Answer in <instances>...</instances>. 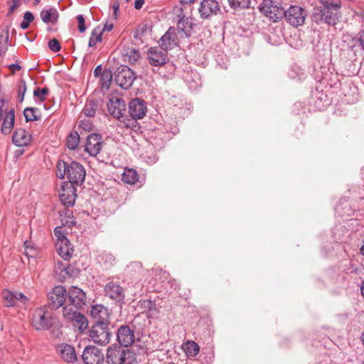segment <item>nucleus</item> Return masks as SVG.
<instances>
[{
    "label": "nucleus",
    "mask_w": 364,
    "mask_h": 364,
    "mask_svg": "<svg viewBox=\"0 0 364 364\" xmlns=\"http://www.w3.org/2000/svg\"><path fill=\"white\" fill-rule=\"evenodd\" d=\"M10 3L19 6L20 0H9Z\"/></svg>",
    "instance_id": "nucleus-63"
},
{
    "label": "nucleus",
    "mask_w": 364,
    "mask_h": 364,
    "mask_svg": "<svg viewBox=\"0 0 364 364\" xmlns=\"http://www.w3.org/2000/svg\"><path fill=\"white\" fill-rule=\"evenodd\" d=\"M322 6L314 9V18L317 23L323 21L328 25L336 24L339 17V4H334L328 1L321 0Z\"/></svg>",
    "instance_id": "nucleus-2"
},
{
    "label": "nucleus",
    "mask_w": 364,
    "mask_h": 364,
    "mask_svg": "<svg viewBox=\"0 0 364 364\" xmlns=\"http://www.w3.org/2000/svg\"><path fill=\"white\" fill-rule=\"evenodd\" d=\"M55 247L58 255L63 259L68 260L71 257L73 250L68 239H64L63 241L57 242Z\"/></svg>",
    "instance_id": "nucleus-25"
},
{
    "label": "nucleus",
    "mask_w": 364,
    "mask_h": 364,
    "mask_svg": "<svg viewBox=\"0 0 364 364\" xmlns=\"http://www.w3.org/2000/svg\"><path fill=\"white\" fill-rule=\"evenodd\" d=\"M48 47L53 52H58L61 48L59 41L55 38L49 41Z\"/></svg>",
    "instance_id": "nucleus-49"
},
{
    "label": "nucleus",
    "mask_w": 364,
    "mask_h": 364,
    "mask_svg": "<svg viewBox=\"0 0 364 364\" xmlns=\"http://www.w3.org/2000/svg\"><path fill=\"white\" fill-rule=\"evenodd\" d=\"M146 111L147 109L144 100L135 98L130 101L129 104V113L133 119H142L145 116Z\"/></svg>",
    "instance_id": "nucleus-17"
},
{
    "label": "nucleus",
    "mask_w": 364,
    "mask_h": 364,
    "mask_svg": "<svg viewBox=\"0 0 364 364\" xmlns=\"http://www.w3.org/2000/svg\"><path fill=\"white\" fill-rule=\"evenodd\" d=\"M229 5L232 9H247L250 6V0H228Z\"/></svg>",
    "instance_id": "nucleus-41"
},
{
    "label": "nucleus",
    "mask_w": 364,
    "mask_h": 364,
    "mask_svg": "<svg viewBox=\"0 0 364 364\" xmlns=\"http://www.w3.org/2000/svg\"><path fill=\"white\" fill-rule=\"evenodd\" d=\"M178 16L177 29L182 32L187 38L190 37L193 32V20L191 18H186L182 8L179 9Z\"/></svg>",
    "instance_id": "nucleus-19"
},
{
    "label": "nucleus",
    "mask_w": 364,
    "mask_h": 364,
    "mask_svg": "<svg viewBox=\"0 0 364 364\" xmlns=\"http://www.w3.org/2000/svg\"><path fill=\"white\" fill-rule=\"evenodd\" d=\"M102 40V31H100V28H95L91 33L89 39L88 46L89 47H93L97 43L101 42Z\"/></svg>",
    "instance_id": "nucleus-37"
},
{
    "label": "nucleus",
    "mask_w": 364,
    "mask_h": 364,
    "mask_svg": "<svg viewBox=\"0 0 364 364\" xmlns=\"http://www.w3.org/2000/svg\"><path fill=\"white\" fill-rule=\"evenodd\" d=\"M48 93V89L47 87H36L33 91V95L38 97L40 101L45 100V95Z\"/></svg>",
    "instance_id": "nucleus-46"
},
{
    "label": "nucleus",
    "mask_w": 364,
    "mask_h": 364,
    "mask_svg": "<svg viewBox=\"0 0 364 364\" xmlns=\"http://www.w3.org/2000/svg\"><path fill=\"white\" fill-rule=\"evenodd\" d=\"M18 5H16V4H11V5H10V8H9V11H8V15L11 14L14 11V10H15L16 8H18Z\"/></svg>",
    "instance_id": "nucleus-59"
},
{
    "label": "nucleus",
    "mask_w": 364,
    "mask_h": 364,
    "mask_svg": "<svg viewBox=\"0 0 364 364\" xmlns=\"http://www.w3.org/2000/svg\"><path fill=\"white\" fill-rule=\"evenodd\" d=\"M113 28V24L112 23H105L103 28L100 29V31L105 32V31H110Z\"/></svg>",
    "instance_id": "nucleus-54"
},
{
    "label": "nucleus",
    "mask_w": 364,
    "mask_h": 364,
    "mask_svg": "<svg viewBox=\"0 0 364 364\" xmlns=\"http://www.w3.org/2000/svg\"><path fill=\"white\" fill-rule=\"evenodd\" d=\"M41 18L42 21L45 23H51L53 24L55 23L58 18V12L54 8H50L49 9H43L41 11L40 14Z\"/></svg>",
    "instance_id": "nucleus-27"
},
{
    "label": "nucleus",
    "mask_w": 364,
    "mask_h": 364,
    "mask_svg": "<svg viewBox=\"0 0 364 364\" xmlns=\"http://www.w3.org/2000/svg\"><path fill=\"white\" fill-rule=\"evenodd\" d=\"M14 298L16 299V303L19 301L24 305L27 304L29 301V299L20 291H14Z\"/></svg>",
    "instance_id": "nucleus-47"
},
{
    "label": "nucleus",
    "mask_w": 364,
    "mask_h": 364,
    "mask_svg": "<svg viewBox=\"0 0 364 364\" xmlns=\"http://www.w3.org/2000/svg\"><path fill=\"white\" fill-rule=\"evenodd\" d=\"M26 92V81L24 80H21L18 84V99L20 102H23Z\"/></svg>",
    "instance_id": "nucleus-45"
},
{
    "label": "nucleus",
    "mask_w": 364,
    "mask_h": 364,
    "mask_svg": "<svg viewBox=\"0 0 364 364\" xmlns=\"http://www.w3.org/2000/svg\"><path fill=\"white\" fill-rule=\"evenodd\" d=\"M32 326L37 331L47 330L58 326V319L47 306L36 309L32 316Z\"/></svg>",
    "instance_id": "nucleus-4"
},
{
    "label": "nucleus",
    "mask_w": 364,
    "mask_h": 364,
    "mask_svg": "<svg viewBox=\"0 0 364 364\" xmlns=\"http://www.w3.org/2000/svg\"><path fill=\"white\" fill-rule=\"evenodd\" d=\"M359 41H360V46H362L363 49L364 50V31L360 33Z\"/></svg>",
    "instance_id": "nucleus-58"
},
{
    "label": "nucleus",
    "mask_w": 364,
    "mask_h": 364,
    "mask_svg": "<svg viewBox=\"0 0 364 364\" xmlns=\"http://www.w3.org/2000/svg\"><path fill=\"white\" fill-rule=\"evenodd\" d=\"M102 147V136L99 134H91L87 136L85 151L92 156H96Z\"/></svg>",
    "instance_id": "nucleus-15"
},
{
    "label": "nucleus",
    "mask_w": 364,
    "mask_h": 364,
    "mask_svg": "<svg viewBox=\"0 0 364 364\" xmlns=\"http://www.w3.org/2000/svg\"><path fill=\"white\" fill-rule=\"evenodd\" d=\"M48 304L53 309H59L67 303L68 291L61 285L56 286L48 294Z\"/></svg>",
    "instance_id": "nucleus-9"
},
{
    "label": "nucleus",
    "mask_w": 364,
    "mask_h": 364,
    "mask_svg": "<svg viewBox=\"0 0 364 364\" xmlns=\"http://www.w3.org/2000/svg\"><path fill=\"white\" fill-rule=\"evenodd\" d=\"M57 351L61 359L68 363H73L77 360L75 348L67 343H62L57 346Z\"/></svg>",
    "instance_id": "nucleus-21"
},
{
    "label": "nucleus",
    "mask_w": 364,
    "mask_h": 364,
    "mask_svg": "<svg viewBox=\"0 0 364 364\" xmlns=\"http://www.w3.org/2000/svg\"><path fill=\"white\" fill-rule=\"evenodd\" d=\"M55 269L60 271V273L65 272V274L73 275V273L70 272V267L68 265H63L61 262H58L55 264Z\"/></svg>",
    "instance_id": "nucleus-48"
},
{
    "label": "nucleus",
    "mask_w": 364,
    "mask_h": 364,
    "mask_svg": "<svg viewBox=\"0 0 364 364\" xmlns=\"http://www.w3.org/2000/svg\"><path fill=\"white\" fill-rule=\"evenodd\" d=\"M89 336L94 343L100 346L107 345L111 337L109 325H105L104 323H101V324L94 323L90 331Z\"/></svg>",
    "instance_id": "nucleus-7"
},
{
    "label": "nucleus",
    "mask_w": 364,
    "mask_h": 364,
    "mask_svg": "<svg viewBox=\"0 0 364 364\" xmlns=\"http://www.w3.org/2000/svg\"><path fill=\"white\" fill-rule=\"evenodd\" d=\"M259 9L274 22L280 19L284 13V10L277 0H262L259 4Z\"/></svg>",
    "instance_id": "nucleus-5"
},
{
    "label": "nucleus",
    "mask_w": 364,
    "mask_h": 364,
    "mask_svg": "<svg viewBox=\"0 0 364 364\" xmlns=\"http://www.w3.org/2000/svg\"><path fill=\"white\" fill-rule=\"evenodd\" d=\"M54 235L57 237V242L63 241V240L67 239L66 237L61 232V227L55 228Z\"/></svg>",
    "instance_id": "nucleus-51"
},
{
    "label": "nucleus",
    "mask_w": 364,
    "mask_h": 364,
    "mask_svg": "<svg viewBox=\"0 0 364 364\" xmlns=\"http://www.w3.org/2000/svg\"><path fill=\"white\" fill-rule=\"evenodd\" d=\"M15 114L14 109H10L5 115L1 128L3 134H9L14 129Z\"/></svg>",
    "instance_id": "nucleus-26"
},
{
    "label": "nucleus",
    "mask_w": 364,
    "mask_h": 364,
    "mask_svg": "<svg viewBox=\"0 0 364 364\" xmlns=\"http://www.w3.org/2000/svg\"><path fill=\"white\" fill-rule=\"evenodd\" d=\"M144 4V0H135L134 8L136 9H140Z\"/></svg>",
    "instance_id": "nucleus-53"
},
{
    "label": "nucleus",
    "mask_w": 364,
    "mask_h": 364,
    "mask_svg": "<svg viewBox=\"0 0 364 364\" xmlns=\"http://www.w3.org/2000/svg\"><path fill=\"white\" fill-rule=\"evenodd\" d=\"M107 109L112 117L119 119L126 110V103L117 96L112 97L107 103Z\"/></svg>",
    "instance_id": "nucleus-16"
},
{
    "label": "nucleus",
    "mask_w": 364,
    "mask_h": 364,
    "mask_svg": "<svg viewBox=\"0 0 364 364\" xmlns=\"http://www.w3.org/2000/svg\"><path fill=\"white\" fill-rule=\"evenodd\" d=\"M1 296L3 304L6 307H13L16 305V299L14 298V291L8 289L2 291Z\"/></svg>",
    "instance_id": "nucleus-31"
},
{
    "label": "nucleus",
    "mask_w": 364,
    "mask_h": 364,
    "mask_svg": "<svg viewBox=\"0 0 364 364\" xmlns=\"http://www.w3.org/2000/svg\"><path fill=\"white\" fill-rule=\"evenodd\" d=\"M283 16L287 23L297 28L304 23L307 11L301 6L294 5L284 11Z\"/></svg>",
    "instance_id": "nucleus-6"
},
{
    "label": "nucleus",
    "mask_w": 364,
    "mask_h": 364,
    "mask_svg": "<svg viewBox=\"0 0 364 364\" xmlns=\"http://www.w3.org/2000/svg\"><path fill=\"white\" fill-rule=\"evenodd\" d=\"M100 257L107 268L112 267L115 262L114 256L109 252H104L100 255Z\"/></svg>",
    "instance_id": "nucleus-38"
},
{
    "label": "nucleus",
    "mask_w": 364,
    "mask_h": 364,
    "mask_svg": "<svg viewBox=\"0 0 364 364\" xmlns=\"http://www.w3.org/2000/svg\"><path fill=\"white\" fill-rule=\"evenodd\" d=\"M181 348L186 356L190 358L196 356L200 349L198 345L193 341H186L182 345Z\"/></svg>",
    "instance_id": "nucleus-28"
},
{
    "label": "nucleus",
    "mask_w": 364,
    "mask_h": 364,
    "mask_svg": "<svg viewBox=\"0 0 364 364\" xmlns=\"http://www.w3.org/2000/svg\"><path fill=\"white\" fill-rule=\"evenodd\" d=\"M34 20L33 14L30 11H26L23 15V20L20 24L21 28L25 30L28 28L29 24Z\"/></svg>",
    "instance_id": "nucleus-44"
},
{
    "label": "nucleus",
    "mask_w": 364,
    "mask_h": 364,
    "mask_svg": "<svg viewBox=\"0 0 364 364\" xmlns=\"http://www.w3.org/2000/svg\"><path fill=\"white\" fill-rule=\"evenodd\" d=\"M37 108L34 107H26L23 110V115L26 122L38 121L41 119L40 115H37Z\"/></svg>",
    "instance_id": "nucleus-36"
},
{
    "label": "nucleus",
    "mask_w": 364,
    "mask_h": 364,
    "mask_svg": "<svg viewBox=\"0 0 364 364\" xmlns=\"http://www.w3.org/2000/svg\"><path fill=\"white\" fill-rule=\"evenodd\" d=\"M31 139V134L23 129H16L12 136L13 143L17 146L28 145Z\"/></svg>",
    "instance_id": "nucleus-24"
},
{
    "label": "nucleus",
    "mask_w": 364,
    "mask_h": 364,
    "mask_svg": "<svg viewBox=\"0 0 364 364\" xmlns=\"http://www.w3.org/2000/svg\"><path fill=\"white\" fill-rule=\"evenodd\" d=\"M131 267H134L136 268H141V264L139 262H134L131 264Z\"/></svg>",
    "instance_id": "nucleus-62"
},
{
    "label": "nucleus",
    "mask_w": 364,
    "mask_h": 364,
    "mask_svg": "<svg viewBox=\"0 0 364 364\" xmlns=\"http://www.w3.org/2000/svg\"><path fill=\"white\" fill-rule=\"evenodd\" d=\"M9 68L12 72L19 71L21 69V67L18 64H11L9 66Z\"/></svg>",
    "instance_id": "nucleus-57"
},
{
    "label": "nucleus",
    "mask_w": 364,
    "mask_h": 364,
    "mask_svg": "<svg viewBox=\"0 0 364 364\" xmlns=\"http://www.w3.org/2000/svg\"><path fill=\"white\" fill-rule=\"evenodd\" d=\"M288 75L290 78L297 80L299 81L304 80L306 77V75L302 70L296 65H294L289 69Z\"/></svg>",
    "instance_id": "nucleus-35"
},
{
    "label": "nucleus",
    "mask_w": 364,
    "mask_h": 364,
    "mask_svg": "<svg viewBox=\"0 0 364 364\" xmlns=\"http://www.w3.org/2000/svg\"><path fill=\"white\" fill-rule=\"evenodd\" d=\"M361 293L363 296L364 297V281L363 282L362 286H361Z\"/></svg>",
    "instance_id": "nucleus-64"
},
{
    "label": "nucleus",
    "mask_w": 364,
    "mask_h": 364,
    "mask_svg": "<svg viewBox=\"0 0 364 364\" xmlns=\"http://www.w3.org/2000/svg\"><path fill=\"white\" fill-rule=\"evenodd\" d=\"M92 124L88 120H81L79 124V127L83 130H90L92 129Z\"/></svg>",
    "instance_id": "nucleus-52"
},
{
    "label": "nucleus",
    "mask_w": 364,
    "mask_h": 364,
    "mask_svg": "<svg viewBox=\"0 0 364 364\" xmlns=\"http://www.w3.org/2000/svg\"><path fill=\"white\" fill-rule=\"evenodd\" d=\"M82 358L85 364H103L105 356L102 350L94 346H87Z\"/></svg>",
    "instance_id": "nucleus-11"
},
{
    "label": "nucleus",
    "mask_w": 364,
    "mask_h": 364,
    "mask_svg": "<svg viewBox=\"0 0 364 364\" xmlns=\"http://www.w3.org/2000/svg\"><path fill=\"white\" fill-rule=\"evenodd\" d=\"M142 306L144 309L149 311V316H154L158 313L154 301L151 300H144L142 303Z\"/></svg>",
    "instance_id": "nucleus-42"
},
{
    "label": "nucleus",
    "mask_w": 364,
    "mask_h": 364,
    "mask_svg": "<svg viewBox=\"0 0 364 364\" xmlns=\"http://www.w3.org/2000/svg\"><path fill=\"white\" fill-rule=\"evenodd\" d=\"M9 31H2L0 33V55H4L9 47Z\"/></svg>",
    "instance_id": "nucleus-34"
},
{
    "label": "nucleus",
    "mask_w": 364,
    "mask_h": 364,
    "mask_svg": "<svg viewBox=\"0 0 364 364\" xmlns=\"http://www.w3.org/2000/svg\"><path fill=\"white\" fill-rule=\"evenodd\" d=\"M117 339L121 346H130L134 341V331L128 326H121L117 332Z\"/></svg>",
    "instance_id": "nucleus-18"
},
{
    "label": "nucleus",
    "mask_w": 364,
    "mask_h": 364,
    "mask_svg": "<svg viewBox=\"0 0 364 364\" xmlns=\"http://www.w3.org/2000/svg\"><path fill=\"white\" fill-rule=\"evenodd\" d=\"M148 60L151 65L155 68H159L164 65L168 58L166 52L162 51L161 48L152 47L148 50Z\"/></svg>",
    "instance_id": "nucleus-14"
},
{
    "label": "nucleus",
    "mask_w": 364,
    "mask_h": 364,
    "mask_svg": "<svg viewBox=\"0 0 364 364\" xmlns=\"http://www.w3.org/2000/svg\"><path fill=\"white\" fill-rule=\"evenodd\" d=\"M114 15H117V11L119 9V3L118 1H115L112 5Z\"/></svg>",
    "instance_id": "nucleus-60"
},
{
    "label": "nucleus",
    "mask_w": 364,
    "mask_h": 364,
    "mask_svg": "<svg viewBox=\"0 0 364 364\" xmlns=\"http://www.w3.org/2000/svg\"><path fill=\"white\" fill-rule=\"evenodd\" d=\"M76 19L78 23V31L80 33H83L86 30V26L85 24V18L82 14H79L76 16Z\"/></svg>",
    "instance_id": "nucleus-50"
},
{
    "label": "nucleus",
    "mask_w": 364,
    "mask_h": 364,
    "mask_svg": "<svg viewBox=\"0 0 364 364\" xmlns=\"http://www.w3.org/2000/svg\"><path fill=\"white\" fill-rule=\"evenodd\" d=\"M67 305L65 306L63 309V316L68 321H71L75 316L79 313L77 311L78 309L74 310L73 308L70 307L71 305H69L68 303H66Z\"/></svg>",
    "instance_id": "nucleus-39"
},
{
    "label": "nucleus",
    "mask_w": 364,
    "mask_h": 364,
    "mask_svg": "<svg viewBox=\"0 0 364 364\" xmlns=\"http://www.w3.org/2000/svg\"><path fill=\"white\" fill-rule=\"evenodd\" d=\"M76 188L72 183L63 182L58 189V196L61 203L68 207L74 205L76 199Z\"/></svg>",
    "instance_id": "nucleus-10"
},
{
    "label": "nucleus",
    "mask_w": 364,
    "mask_h": 364,
    "mask_svg": "<svg viewBox=\"0 0 364 364\" xmlns=\"http://www.w3.org/2000/svg\"><path fill=\"white\" fill-rule=\"evenodd\" d=\"M219 10L218 3L215 0H203L199 8V12L203 18H208L216 14Z\"/></svg>",
    "instance_id": "nucleus-22"
},
{
    "label": "nucleus",
    "mask_w": 364,
    "mask_h": 364,
    "mask_svg": "<svg viewBox=\"0 0 364 364\" xmlns=\"http://www.w3.org/2000/svg\"><path fill=\"white\" fill-rule=\"evenodd\" d=\"M80 142V135L77 132L72 131L67 139V146L69 149L75 150Z\"/></svg>",
    "instance_id": "nucleus-33"
},
{
    "label": "nucleus",
    "mask_w": 364,
    "mask_h": 364,
    "mask_svg": "<svg viewBox=\"0 0 364 364\" xmlns=\"http://www.w3.org/2000/svg\"><path fill=\"white\" fill-rule=\"evenodd\" d=\"M5 101L3 99H0V122L2 120V115L4 112V107Z\"/></svg>",
    "instance_id": "nucleus-55"
},
{
    "label": "nucleus",
    "mask_w": 364,
    "mask_h": 364,
    "mask_svg": "<svg viewBox=\"0 0 364 364\" xmlns=\"http://www.w3.org/2000/svg\"><path fill=\"white\" fill-rule=\"evenodd\" d=\"M125 55L127 57L128 62L133 63L139 60L140 58V53L138 50L130 48L127 49Z\"/></svg>",
    "instance_id": "nucleus-43"
},
{
    "label": "nucleus",
    "mask_w": 364,
    "mask_h": 364,
    "mask_svg": "<svg viewBox=\"0 0 364 364\" xmlns=\"http://www.w3.org/2000/svg\"><path fill=\"white\" fill-rule=\"evenodd\" d=\"M107 364H137L136 354L129 349H124L120 346L112 345L107 350Z\"/></svg>",
    "instance_id": "nucleus-3"
},
{
    "label": "nucleus",
    "mask_w": 364,
    "mask_h": 364,
    "mask_svg": "<svg viewBox=\"0 0 364 364\" xmlns=\"http://www.w3.org/2000/svg\"><path fill=\"white\" fill-rule=\"evenodd\" d=\"M90 315L94 320V323L105 325H110V311L109 310L101 304L93 305L90 309Z\"/></svg>",
    "instance_id": "nucleus-13"
},
{
    "label": "nucleus",
    "mask_w": 364,
    "mask_h": 364,
    "mask_svg": "<svg viewBox=\"0 0 364 364\" xmlns=\"http://www.w3.org/2000/svg\"><path fill=\"white\" fill-rule=\"evenodd\" d=\"M112 79V73L109 70H103L100 76V83L103 87L109 88Z\"/></svg>",
    "instance_id": "nucleus-40"
},
{
    "label": "nucleus",
    "mask_w": 364,
    "mask_h": 364,
    "mask_svg": "<svg viewBox=\"0 0 364 364\" xmlns=\"http://www.w3.org/2000/svg\"><path fill=\"white\" fill-rule=\"evenodd\" d=\"M135 79L134 73L127 65H121L115 71L114 81L123 89L129 88Z\"/></svg>",
    "instance_id": "nucleus-8"
},
{
    "label": "nucleus",
    "mask_w": 364,
    "mask_h": 364,
    "mask_svg": "<svg viewBox=\"0 0 364 364\" xmlns=\"http://www.w3.org/2000/svg\"><path fill=\"white\" fill-rule=\"evenodd\" d=\"M138 179V173L133 168H125L122 175V180L126 183L134 184Z\"/></svg>",
    "instance_id": "nucleus-29"
},
{
    "label": "nucleus",
    "mask_w": 364,
    "mask_h": 364,
    "mask_svg": "<svg viewBox=\"0 0 364 364\" xmlns=\"http://www.w3.org/2000/svg\"><path fill=\"white\" fill-rule=\"evenodd\" d=\"M160 48L166 52L174 48L177 44L176 28L170 27L159 40Z\"/></svg>",
    "instance_id": "nucleus-20"
},
{
    "label": "nucleus",
    "mask_w": 364,
    "mask_h": 364,
    "mask_svg": "<svg viewBox=\"0 0 364 364\" xmlns=\"http://www.w3.org/2000/svg\"><path fill=\"white\" fill-rule=\"evenodd\" d=\"M179 1H180V3L182 4H188L193 3L196 0H179Z\"/></svg>",
    "instance_id": "nucleus-61"
},
{
    "label": "nucleus",
    "mask_w": 364,
    "mask_h": 364,
    "mask_svg": "<svg viewBox=\"0 0 364 364\" xmlns=\"http://www.w3.org/2000/svg\"><path fill=\"white\" fill-rule=\"evenodd\" d=\"M73 326L77 328L80 331H84L88 326V321L87 318L82 314L78 313L71 321Z\"/></svg>",
    "instance_id": "nucleus-30"
},
{
    "label": "nucleus",
    "mask_w": 364,
    "mask_h": 364,
    "mask_svg": "<svg viewBox=\"0 0 364 364\" xmlns=\"http://www.w3.org/2000/svg\"><path fill=\"white\" fill-rule=\"evenodd\" d=\"M67 303L80 309L86 304V294L81 289L73 286L68 291Z\"/></svg>",
    "instance_id": "nucleus-12"
},
{
    "label": "nucleus",
    "mask_w": 364,
    "mask_h": 364,
    "mask_svg": "<svg viewBox=\"0 0 364 364\" xmlns=\"http://www.w3.org/2000/svg\"><path fill=\"white\" fill-rule=\"evenodd\" d=\"M105 292L112 299L121 301L124 297L121 286L114 282H109L105 285Z\"/></svg>",
    "instance_id": "nucleus-23"
},
{
    "label": "nucleus",
    "mask_w": 364,
    "mask_h": 364,
    "mask_svg": "<svg viewBox=\"0 0 364 364\" xmlns=\"http://www.w3.org/2000/svg\"><path fill=\"white\" fill-rule=\"evenodd\" d=\"M102 72H103V71H102V65H97V66L95 68V70H94V75H95V76H99V75H100V76H101V75H102Z\"/></svg>",
    "instance_id": "nucleus-56"
},
{
    "label": "nucleus",
    "mask_w": 364,
    "mask_h": 364,
    "mask_svg": "<svg viewBox=\"0 0 364 364\" xmlns=\"http://www.w3.org/2000/svg\"><path fill=\"white\" fill-rule=\"evenodd\" d=\"M97 107L98 102L96 100H89L84 107L83 112L86 117H92L95 115Z\"/></svg>",
    "instance_id": "nucleus-32"
},
{
    "label": "nucleus",
    "mask_w": 364,
    "mask_h": 364,
    "mask_svg": "<svg viewBox=\"0 0 364 364\" xmlns=\"http://www.w3.org/2000/svg\"><path fill=\"white\" fill-rule=\"evenodd\" d=\"M56 175L60 178H65L66 176L68 183L73 185H81L85 178V170L82 164L77 161H65L59 160L56 165Z\"/></svg>",
    "instance_id": "nucleus-1"
}]
</instances>
